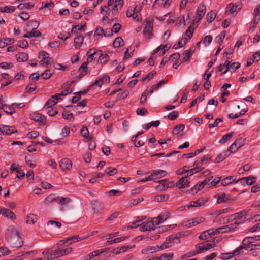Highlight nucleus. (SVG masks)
Returning <instances> with one entry per match:
<instances>
[{
	"mask_svg": "<svg viewBox=\"0 0 260 260\" xmlns=\"http://www.w3.org/2000/svg\"><path fill=\"white\" fill-rule=\"evenodd\" d=\"M10 236V235L8 233L7 235V240H6L12 247L19 248L22 246L23 241L20 234L15 235L12 238Z\"/></svg>",
	"mask_w": 260,
	"mask_h": 260,
	"instance_id": "nucleus-1",
	"label": "nucleus"
},
{
	"mask_svg": "<svg viewBox=\"0 0 260 260\" xmlns=\"http://www.w3.org/2000/svg\"><path fill=\"white\" fill-rule=\"evenodd\" d=\"M10 171L11 173L15 172L17 173L16 177L19 179L23 178L25 175L23 170L21 169V167L19 165L15 163L11 165Z\"/></svg>",
	"mask_w": 260,
	"mask_h": 260,
	"instance_id": "nucleus-2",
	"label": "nucleus"
},
{
	"mask_svg": "<svg viewBox=\"0 0 260 260\" xmlns=\"http://www.w3.org/2000/svg\"><path fill=\"white\" fill-rule=\"evenodd\" d=\"M248 210H243L240 212L237 213L235 214L236 221L234 222L235 224H236V226L238 227V225L243 222H244L246 219V216L248 214Z\"/></svg>",
	"mask_w": 260,
	"mask_h": 260,
	"instance_id": "nucleus-3",
	"label": "nucleus"
},
{
	"mask_svg": "<svg viewBox=\"0 0 260 260\" xmlns=\"http://www.w3.org/2000/svg\"><path fill=\"white\" fill-rule=\"evenodd\" d=\"M213 177H208L205 179L202 182H201L200 184L194 185V186L191 188V191L192 192L191 193L194 194V193H197L198 191L201 190L202 188H204L205 185H207L208 184L209 181Z\"/></svg>",
	"mask_w": 260,
	"mask_h": 260,
	"instance_id": "nucleus-4",
	"label": "nucleus"
},
{
	"mask_svg": "<svg viewBox=\"0 0 260 260\" xmlns=\"http://www.w3.org/2000/svg\"><path fill=\"white\" fill-rule=\"evenodd\" d=\"M30 118L36 122H39L40 124L45 125L46 123V117L39 113L35 112L30 115Z\"/></svg>",
	"mask_w": 260,
	"mask_h": 260,
	"instance_id": "nucleus-5",
	"label": "nucleus"
},
{
	"mask_svg": "<svg viewBox=\"0 0 260 260\" xmlns=\"http://www.w3.org/2000/svg\"><path fill=\"white\" fill-rule=\"evenodd\" d=\"M0 131L3 134L10 135L12 134L17 132L16 128L14 126H10L5 125H0Z\"/></svg>",
	"mask_w": 260,
	"mask_h": 260,
	"instance_id": "nucleus-6",
	"label": "nucleus"
},
{
	"mask_svg": "<svg viewBox=\"0 0 260 260\" xmlns=\"http://www.w3.org/2000/svg\"><path fill=\"white\" fill-rule=\"evenodd\" d=\"M67 242H64V241H62V242H61V240H60L57 243V246H58V248L60 250V253H61V255L62 256L69 254L73 250V248L71 247H68L66 248H63L65 247V244Z\"/></svg>",
	"mask_w": 260,
	"mask_h": 260,
	"instance_id": "nucleus-7",
	"label": "nucleus"
},
{
	"mask_svg": "<svg viewBox=\"0 0 260 260\" xmlns=\"http://www.w3.org/2000/svg\"><path fill=\"white\" fill-rule=\"evenodd\" d=\"M59 166L63 171H69L72 167L71 161L67 158H64L59 161Z\"/></svg>",
	"mask_w": 260,
	"mask_h": 260,
	"instance_id": "nucleus-8",
	"label": "nucleus"
},
{
	"mask_svg": "<svg viewBox=\"0 0 260 260\" xmlns=\"http://www.w3.org/2000/svg\"><path fill=\"white\" fill-rule=\"evenodd\" d=\"M237 228L236 224L232 223L227 225L223 226L222 227L218 228L216 229V231H218V233H224L234 231Z\"/></svg>",
	"mask_w": 260,
	"mask_h": 260,
	"instance_id": "nucleus-9",
	"label": "nucleus"
},
{
	"mask_svg": "<svg viewBox=\"0 0 260 260\" xmlns=\"http://www.w3.org/2000/svg\"><path fill=\"white\" fill-rule=\"evenodd\" d=\"M207 199H200L194 201H191L189 204L184 208L187 207L188 209H190V207H199L201 206L204 205L206 202H207Z\"/></svg>",
	"mask_w": 260,
	"mask_h": 260,
	"instance_id": "nucleus-10",
	"label": "nucleus"
},
{
	"mask_svg": "<svg viewBox=\"0 0 260 260\" xmlns=\"http://www.w3.org/2000/svg\"><path fill=\"white\" fill-rule=\"evenodd\" d=\"M169 216V213L166 212L165 213H162L157 217L154 218L152 221L153 222L154 225L155 226V225H158L162 223L168 218Z\"/></svg>",
	"mask_w": 260,
	"mask_h": 260,
	"instance_id": "nucleus-11",
	"label": "nucleus"
},
{
	"mask_svg": "<svg viewBox=\"0 0 260 260\" xmlns=\"http://www.w3.org/2000/svg\"><path fill=\"white\" fill-rule=\"evenodd\" d=\"M153 25V24L151 21H147L143 31L144 35L148 36L149 39H150L152 35Z\"/></svg>",
	"mask_w": 260,
	"mask_h": 260,
	"instance_id": "nucleus-12",
	"label": "nucleus"
},
{
	"mask_svg": "<svg viewBox=\"0 0 260 260\" xmlns=\"http://www.w3.org/2000/svg\"><path fill=\"white\" fill-rule=\"evenodd\" d=\"M0 214L8 218L14 219L16 218L15 214L9 209L0 207Z\"/></svg>",
	"mask_w": 260,
	"mask_h": 260,
	"instance_id": "nucleus-13",
	"label": "nucleus"
},
{
	"mask_svg": "<svg viewBox=\"0 0 260 260\" xmlns=\"http://www.w3.org/2000/svg\"><path fill=\"white\" fill-rule=\"evenodd\" d=\"M206 12V6L204 4H200L197 11L196 18L200 20L204 16Z\"/></svg>",
	"mask_w": 260,
	"mask_h": 260,
	"instance_id": "nucleus-14",
	"label": "nucleus"
},
{
	"mask_svg": "<svg viewBox=\"0 0 260 260\" xmlns=\"http://www.w3.org/2000/svg\"><path fill=\"white\" fill-rule=\"evenodd\" d=\"M154 229V225L152 221L147 222H143L140 225V230L141 231H151Z\"/></svg>",
	"mask_w": 260,
	"mask_h": 260,
	"instance_id": "nucleus-15",
	"label": "nucleus"
},
{
	"mask_svg": "<svg viewBox=\"0 0 260 260\" xmlns=\"http://www.w3.org/2000/svg\"><path fill=\"white\" fill-rule=\"evenodd\" d=\"M92 209L95 213H100L104 209V205L102 202L93 201L91 203Z\"/></svg>",
	"mask_w": 260,
	"mask_h": 260,
	"instance_id": "nucleus-16",
	"label": "nucleus"
},
{
	"mask_svg": "<svg viewBox=\"0 0 260 260\" xmlns=\"http://www.w3.org/2000/svg\"><path fill=\"white\" fill-rule=\"evenodd\" d=\"M241 139H238L231 145L228 149H230V151H232V153L236 152L238 149L242 146Z\"/></svg>",
	"mask_w": 260,
	"mask_h": 260,
	"instance_id": "nucleus-17",
	"label": "nucleus"
},
{
	"mask_svg": "<svg viewBox=\"0 0 260 260\" xmlns=\"http://www.w3.org/2000/svg\"><path fill=\"white\" fill-rule=\"evenodd\" d=\"M189 182L185 176L181 178L176 183V186L179 188H183L189 186Z\"/></svg>",
	"mask_w": 260,
	"mask_h": 260,
	"instance_id": "nucleus-18",
	"label": "nucleus"
},
{
	"mask_svg": "<svg viewBox=\"0 0 260 260\" xmlns=\"http://www.w3.org/2000/svg\"><path fill=\"white\" fill-rule=\"evenodd\" d=\"M231 154H232V151H230V149H227L225 151L219 154L217 156V157L215 159V162L219 163V162L223 161L227 157L230 156Z\"/></svg>",
	"mask_w": 260,
	"mask_h": 260,
	"instance_id": "nucleus-19",
	"label": "nucleus"
},
{
	"mask_svg": "<svg viewBox=\"0 0 260 260\" xmlns=\"http://www.w3.org/2000/svg\"><path fill=\"white\" fill-rule=\"evenodd\" d=\"M8 233L10 235V237L11 238H12L13 236H15V235L20 234L17 228L13 225H10L7 229V230L6 232V240H7V235Z\"/></svg>",
	"mask_w": 260,
	"mask_h": 260,
	"instance_id": "nucleus-20",
	"label": "nucleus"
},
{
	"mask_svg": "<svg viewBox=\"0 0 260 260\" xmlns=\"http://www.w3.org/2000/svg\"><path fill=\"white\" fill-rule=\"evenodd\" d=\"M166 174L167 172L165 171L157 170H155L151 173V177L152 178L153 180H155L164 177Z\"/></svg>",
	"mask_w": 260,
	"mask_h": 260,
	"instance_id": "nucleus-21",
	"label": "nucleus"
},
{
	"mask_svg": "<svg viewBox=\"0 0 260 260\" xmlns=\"http://www.w3.org/2000/svg\"><path fill=\"white\" fill-rule=\"evenodd\" d=\"M58 196L54 194H50L44 200V203L45 205L49 206L53 203H57V199Z\"/></svg>",
	"mask_w": 260,
	"mask_h": 260,
	"instance_id": "nucleus-22",
	"label": "nucleus"
},
{
	"mask_svg": "<svg viewBox=\"0 0 260 260\" xmlns=\"http://www.w3.org/2000/svg\"><path fill=\"white\" fill-rule=\"evenodd\" d=\"M99 57L98 60V62L101 64H105L107 62L109 59V57L107 54H103L101 50L99 51Z\"/></svg>",
	"mask_w": 260,
	"mask_h": 260,
	"instance_id": "nucleus-23",
	"label": "nucleus"
},
{
	"mask_svg": "<svg viewBox=\"0 0 260 260\" xmlns=\"http://www.w3.org/2000/svg\"><path fill=\"white\" fill-rule=\"evenodd\" d=\"M215 198H217V203L218 204L226 203L230 200V198L226 197L224 193H222L220 194H216Z\"/></svg>",
	"mask_w": 260,
	"mask_h": 260,
	"instance_id": "nucleus-24",
	"label": "nucleus"
},
{
	"mask_svg": "<svg viewBox=\"0 0 260 260\" xmlns=\"http://www.w3.org/2000/svg\"><path fill=\"white\" fill-rule=\"evenodd\" d=\"M253 242V238L251 237H246L242 241V244L246 247V250L251 247V243Z\"/></svg>",
	"mask_w": 260,
	"mask_h": 260,
	"instance_id": "nucleus-25",
	"label": "nucleus"
},
{
	"mask_svg": "<svg viewBox=\"0 0 260 260\" xmlns=\"http://www.w3.org/2000/svg\"><path fill=\"white\" fill-rule=\"evenodd\" d=\"M83 239H84V238L79 237L78 236H74L72 237H68L65 238L64 239L61 240V242H62V241H64V242L67 243L69 241L72 240V241L69 243V244L71 245L72 244V243L77 242Z\"/></svg>",
	"mask_w": 260,
	"mask_h": 260,
	"instance_id": "nucleus-26",
	"label": "nucleus"
},
{
	"mask_svg": "<svg viewBox=\"0 0 260 260\" xmlns=\"http://www.w3.org/2000/svg\"><path fill=\"white\" fill-rule=\"evenodd\" d=\"M201 244H203V246H200V245H196L195 246H196V248H199L200 249H201V252L203 251H207L208 249H210L214 246V245H213L212 244H210V243H207V244H205L204 242L202 243Z\"/></svg>",
	"mask_w": 260,
	"mask_h": 260,
	"instance_id": "nucleus-27",
	"label": "nucleus"
},
{
	"mask_svg": "<svg viewBox=\"0 0 260 260\" xmlns=\"http://www.w3.org/2000/svg\"><path fill=\"white\" fill-rule=\"evenodd\" d=\"M84 40V37L80 35L78 36L74 40V44L76 48L79 49L82 46Z\"/></svg>",
	"mask_w": 260,
	"mask_h": 260,
	"instance_id": "nucleus-28",
	"label": "nucleus"
},
{
	"mask_svg": "<svg viewBox=\"0 0 260 260\" xmlns=\"http://www.w3.org/2000/svg\"><path fill=\"white\" fill-rule=\"evenodd\" d=\"M56 96H52L49 99H48L45 104L44 108H50L55 105L57 103L56 101Z\"/></svg>",
	"mask_w": 260,
	"mask_h": 260,
	"instance_id": "nucleus-29",
	"label": "nucleus"
},
{
	"mask_svg": "<svg viewBox=\"0 0 260 260\" xmlns=\"http://www.w3.org/2000/svg\"><path fill=\"white\" fill-rule=\"evenodd\" d=\"M237 6L235 7L233 4L231 3L229 4L225 8V12L226 13H229L231 14H234L237 11Z\"/></svg>",
	"mask_w": 260,
	"mask_h": 260,
	"instance_id": "nucleus-30",
	"label": "nucleus"
},
{
	"mask_svg": "<svg viewBox=\"0 0 260 260\" xmlns=\"http://www.w3.org/2000/svg\"><path fill=\"white\" fill-rule=\"evenodd\" d=\"M194 52V48L193 47H191L190 48V50H185L184 52H183V55H184V58H183V60L184 61H187L188 60L190 57L192 56L193 53Z\"/></svg>",
	"mask_w": 260,
	"mask_h": 260,
	"instance_id": "nucleus-31",
	"label": "nucleus"
},
{
	"mask_svg": "<svg viewBox=\"0 0 260 260\" xmlns=\"http://www.w3.org/2000/svg\"><path fill=\"white\" fill-rule=\"evenodd\" d=\"M57 203L60 205H65L70 202L71 199L69 198H65L62 197H57Z\"/></svg>",
	"mask_w": 260,
	"mask_h": 260,
	"instance_id": "nucleus-32",
	"label": "nucleus"
},
{
	"mask_svg": "<svg viewBox=\"0 0 260 260\" xmlns=\"http://www.w3.org/2000/svg\"><path fill=\"white\" fill-rule=\"evenodd\" d=\"M17 60L18 62L25 61L28 58V54L25 53H20L16 56Z\"/></svg>",
	"mask_w": 260,
	"mask_h": 260,
	"instance_id": "nucleus-33",
	"label": "nucleus"
},
{
	"mask_svg": "<svg viewBox=\"0 0 260 260\" xmlns=\"http://www.w3.org/2000/svg\"><path fill=\"white\" fill-rule=\"evenodd\" d=\"M184 128V125L179 124L174 128L173 134L175 135L181 136L180 133L183 131Z\"/></svg>",
	"mask_w": 260,
	"mask_h": 260,
	"instance_id": "nucleus-34",
	"label": "nucleus"
},
{
	"mask_svg": "<svg viewBox=\"0 0 260 260\" xmlns=\"http://www.w3.org/2000/svg\"><path fill=\"white\" fill-rule=\"evenodd\" d=\"M234 180L233 176H229L221 180V184L223 186H226L233 183Z\"/></svg>",
	"mask_w": 260,
	"mask_h": 260,
	"instance_id": "nucleus-35",
	"label": "nucleus"
},
{
	"mask_svg": "<svg viewBox=\"0 0 260 260\" xmlns=\"http://www.w3.org/2000/svg\"><path fill=\"white\" fill-rule=\"evenodd\" d=\"M41 36V33L39 31H35L32 30L31 31L28 32L23 36L24 38H30V37H38Z\"/></svg>",
	"mask_w": 260,
	"mask_h": 260,
	"instance_id": "nucleus-36",
	"label": "nucleus"
},
{
	"mask_svg": "<svg viewBox=\"0 0 260 260\" xmlns=\"http://www.w3.org/2000/svg\"><path fill=\"white\" fill-rule=\"evenodd\" d=\"M124 44V41L121 37L116 38L113 43V45L115 48H119Z\"/></svg>",
	"mask_w": 260,
	"mask_h": 260,
	"instance_id": "nucleus-37",
	"label": "nucleus"
},
{
	"mask_svg": "<svg viewBox=\"0 0 260 260\" xmlns=\"http://www.w3.org/2000/svg\"><path fill=\"white\" fill-rule=\"evenodd\" d=\"M38 220L37 216L33 214H29L27 216L26 223L27 224H34Z\"/></svg>",
	"mask_w": 260,
	"mask_h": 260,
	"instance_id": "nucleus-38",
	"label": "nucleus"
},
{
	"mask_svg": "<svg viewBox=\"0 0 260 260\" xmlns=\"http://www.w3.org/2000/svg\"><path fill=\"white\" fill-rule=\"evenodd\" d=\"M172 241L169 237H168L166 238L165 241L161 245H160V249H165L170 247L172 246Z\"/></svg>",
	"mask_w": 260,
	"mask_h": 260,
	"instance_id": "nucleus-39",
	"label": "nucleus"
},
{
	"mask_svg": "<svg viewBox=\"0 0 260 260\" xmlns=\"http://www.w3.org/2000/svg\"><path fill=\"white\" fill-rule=\"evenodd\" d=\"M34 7V4L32 3H23L20 4L18 6L17 8L20 10H22L24 8L27 9H30Z\"/></svg>",
	"mask_w": 260,
	"mask_h": 260,
	"instance_id": "nucleus-40",
	"label": "nucleus"
},
{
	"mask_svg": "<svg viewBox=\"0 0 260 260\" xmlns=\"http://www.w3.org/2000/svg\"><path fill=\"white\" fill-rule=\"evenodd\" d=\"M234 132H231L228 134H226L223 135L221 139L219 140V143H225L228 140H229L233 136Z\"/></svg>",
	"mask_w": 260,
	"mask_h": 260,
	"instance_id": "nucleus-41",
	"label": "nucleus"
},
{
	"mask_svg": "<svg viewBox=\"0 0 260 260\" xmlns=\"http://www.w3.org/2000/svg\"><path fill=\"white\" fill-rule=\"evenodd\" d=\"M62 256L60 253V250L57 246V248L52 250L51 254V259L56 258Z\"/></svg>",
	"mask_w": 260,
	"mask_h": 260,
	"instance_id": "nucleus-42",
	"label": "nucleus"
},
{
	"mask_svg": "<svg viewBox=\"0 0 260 260\" xmlns=\"http://www.w3.org/2000/svg\"><path fill=\"white\" fill-rule=\"evenodd\" d=\"M148 95V91L145 90L142 94L140 99V105L143 106L147 101V97Z\"/></svg>",
	"mask_w": 260,
	"mask_h": 260,
	"instance_id": "nucleus-43",
	"label": "nucleus"
},
{
	"mask_svg": "<svg viewBox=\"0 0 260 260\" xmlns=\"http://www.w3.org/2000/svg\"><path fill=\"white\" fill-rule=\"evenodd\" d=\"M134 51V48L132 47H130L129 48H127L125 51V55L123 58L124 60H125L128 58L131 57L133 55V52Z\"/></svg>",
	"mask_w": 260,
	"mask_h": 260,
	"instance_id": "nucleus-44",
	"label": "nucleus"
},
{
	"mask_svg": "<svg viewBox=\"0 0 260 260\" xmlns=\"http://www.w3.org/2000/svg\"><path fill=\"white\" fill-rule=\"evenodd\" d=\"M170 4L169 0H155L154 6L155 5H163L164 8H167Z\"/></svg>",
	"mask_w": 260,
	"mask_h": 260,
	"instance_id": "nucleus-45",
	"label": "nucleus"
},
{
	"mask_svg": "<svg viewBox=\"0 0 260 260\" xmlns=\"http://www.w3.org/2000/svg\"><path fill=\"white\" fill-rule=\"evenodd\" d=\"M3 110L6 113L10 115H12V114L15 113V110L14 108L7 105H5Z\"/></svg>",
	"mask_w": 260,
	"mask_h": 260,
	"instance_id": "nucleus-46",
	"label": "nucleus"
},
{
	"mask_svg": "<svg viewBox=\"0 0 260 260\" xmlns=\"http://www.w3.org/2000/svg\"><path fill=\"white\" fill-rule=\"evenodd\" d=\"M159 187L161 190H165L169 188V183L168 180L164 179L159 181Z\"/></svg>",
	"mask_w": 260,
	"mask_h": 260,
	"instance_id": "nucleus-47",
	"label": "nucleus"
},
{
	"mask_svg": "<svg viewBox=\"0 0 260 260\" xmlns=\"http://www.w3.org/2000/svg\"><path fill=\"white\" fill-rule=\"evenodd\" d=\"M246 183H247V185H251L256 182V177L250 176L246 177Z\"/></svg>",
	"mask_w": 260,
	"mask_h": 260,
	"instance_id": "nucleus-48",
	"label": "nucleus"
},
{
	"mask_svg": "<svg viewBox=\"0 0 260 260\" xmlns=\"http://www.w3.org/2000/svg\"><path fill=\"white\" fill-rule=\"evenodd\" d=\"M216 14L212 11L209 12L206 17L207 21L209 23L212 22L216 17Z\"/></svg>",
	"mask_w": 260,
	"mask_h": 260,
	"instance_id": "nucleus-49",
	"label": "nucleus"
},
{
	"mask_svg": "<svg viewBox=\"0 0 260 260\" xmlns=\"http://www.w3.org/2000/svg\"><path fill=\"white\" fill-rule=\"evenodd\" d=\"M179 116L178 112L177 111H174L170 112L168 115V118L171 120H174L176 119Z\"/></svg>",
	"mask_w": 260,
	"mask_h": 260,
	"instance_id": "nucleus-50",
	"label": "nucleus"
},
{
	"mask_svg": "<svg viewBox=\"0 0 260 260\" xmlns=\"http://www.w3.org/2000/svg\"><path fill=\"white\" fill-rule=\"evenodd\" d=\"M226 31H224L221 32L219 35L215 38V41L217 43H220L222 42L223 39L225 37Z\"/></svg>",
	"mask_w": 260,
	"mask_h": 260,
	"instance_id": "nucleus-51",
	"label": "nucleus"
},
{
	"mask_svg": "<svg viewBox=\"0 0 260 260\" xmlns=\"http://www.w3.org/2000/svg\"><path fill=\"white\" fill-rule=\"evenodd\" d=\"M156 72L155 71H151V72L148 73L146 76V77H143L142 78V80H141L142 81H146L147 80H150V79H151L153 77V76L156 74Z\"/></svg>",
	"mask_w": 260,
	"mask_h": 260,
	"instance_id": "nucleus-52",
	"label": "nucleus"
},
{
	"mask_svg": "<svg viewBox=\"0 0 260 260\" xmlns=\"http://www.w3.org/2000/svg\"><path fill=\"white\" fill-rule=\"evenodd\" d=\"M173 252L164 253L161 255V258L162 260H171L173 258Z\"/></svg>",
	"mask_w": 260,
	"mask_h": 260,
	"instance_id": "nucleus-53",
	"label": "nucleus"
},
{
	"mask_svg": "<svg viewBox=\"0 0 260 260\" xmlns=\"http://www.w3.org/2000/svg\"><path fill=\"white\" fill-rule=\"evenodd\" d=\"M199 172V170L198 168H192L189 170H186V171L185 173H186V175H185L184 176L186 177V178H188V177L191 176L195 173H197Z\"/></svg>",
	"mask_w": 260,
	"mask_h": 260,
	"instance_id": "nucleus-54",
	"label": "nucleus"
},
{
	"mask_svg": "<svg viewBox=\"0 0 260 260\" xmlns=\"http://www.w3.org/2000/svg\"><path fill=\"white\" fill-rule=\"evenodd\" d=\"M52 75V73L51 72L50 70H46L45 72L41 75V76L44 79H48L51 77Z\"/></svg>",
	"mask_w": 260,
	"mask_h": 260,
	"instance_id": "nucleus-55",
	"label": "nucleus"
},
{
	"mask_svg": "<svg viewBox=\"0 0 260 260\" xmlns=\"http://www.w3.org/2000/svg\"><path fill=\"white\" fill-rule=\"evenodd\" d=\"M105 172L109 176H113L115 174H116L117 171V169L115 168H108Z\"/></svg>",
	"mask_w": 260,
	"mask_h": 260,
	"instance_id": "nucleus-56",
	"label": "nucleus"
},
{
	"mask_svg": "<svg viewBox=\"0 0 260 260\" xmlns=\"http://www.w3.org/2000/svg\"><path fill=\"white\" fill-rule=\"evenodd\" d=\"M234 254L233 252L227 253H221L220 258L222 259H229L234 257Z\"/></svg>",
	"mask_w": 260,
	"mask_h": 260,
	"instance_id": "nucleus-57",
	"label": "nucleus"
},
{
	"mask_svg": "<svg viewBox=\"0 0 260 260\" xmlns=\"http://www.w3.org/2000/svg\"><path fill=\"white\" fill-rule=\"evenodd\" d=\"M103 34H104V36H111L112 35V34L111 33V35H107L106 34V31L104 33V29L101 28V27H98L96 28V30H95V34H94V36H100V35H102Z\"/></svg>",
	"mask_w": 260,
	"mask_h": 260,
	"instance_id": "nucleus-58",
	"label": "nucleus"
},
{
	"mask_svg": "<svg viewBox=\"0 0 260 260\" xmlns=\"http://www.w3.org/2000/svg\"><path fill=\"white\" fill-rule=\"evenodd\" d=\"M10 253V251L6 247H0V257L7 255Z\"/></svg>",
	"mask_w": 260,
	"mask_h": 260,
	"instance_id": "nucleus-59",
	"label": "nucleus"
},
{
	"mask_svg": "<svg viewBox=\"0 0 260 260\" xmlns=\"http://www.w3.org/2000/svg\"><path fill=\"white\" fill-rule=\"evenodd\" d=\"M204 163L201 160H196L194 161L193 164L194 168H198L199 170V172L201 171L203 169V168L202 167V166Z\"/></svg>",
	"mask_w": 260,
	"mask_h": 260,
	"instance_id": "nucleus-60",
	"label": "nucleus"
},
{
	"mask_svg": "<svg viewBox=\"0 0 260 260\" xmlns=\"http://www.w3.org/2000/svg\"><path fill=\"white\" fill-rule=\"evenodd\" d=\"M193 33V29L192 28V26H190L188 27L187 30L185 31L186 36L189 39H190L192 37Z\"/></svg>",
	"mask_w": 260,
	"mask_h": 260,
	"instance_id": "nucleus-61",
	"label": "nucleus"
},
{
	"mask_svg": "<svg viewBox=\"0 0 260 260\" xmlns=\"http://www.w3.org/2000/svg\"><path fill=\"white\" fill-rule=\"evenodd\" d=\"M62 116L65 119L71 120L73 119V115L72 113L69 112H64L62 114Z\"/></svg>",
	"mask_w": 260,
	"mask_h": 260,
	"instance_id": "nucleus-62",
	"label": "nucleus"
},
{
	"mask_svg": "<svg viewBox=\"0 0 260 260\" xmlns=\"http://www.w3.org/2000/svg\"><path fill=\"white\" fill-rule=\"evenodd\" d=\"M51 58H43L40 61V65L42 66L47 67V66L51 63Z\"/></svg>",
	"mask_w": 260,
	"mask_h": 260,
	"instance_id": "nucleus-63",
	"label": "nucleus"
},
{
	"mask_svg": "<svg viewBox=\"0 0 260 260\" xmlns=\"http://www.w3.org/2000/svg\"><path fill=\"white\" fill-rule=\"evenodd\" d=\"M212 37L211 36H210V35L206 36L204 38V40L203 41V43L206 46H207L211 43V42H212Z\"/></svg>",
	"mask_w": 260,
	"mask_h": 260,
	"instance_id": "nucleus-64",
	"label": "nucleus"
}]
</instances>
